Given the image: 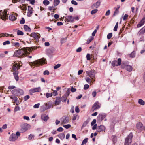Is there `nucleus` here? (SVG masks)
I'll use <instances>...</instances> for the list:
<instances>
[{
  "label": "nucleus",
  "mask_w": 145,
  "mask_h": 145,
  "mask_svg": "<svg viewBox=\"0 0 145 145\" xmlns=\"http://www.w3.org/2000/svg\"><path fill=\"white\" fill-rule=\"evenodd\" d=\"M30 51L27 48H23L21 49L15 51L13 56L14 57H24L29 54Z\"/></svg>",
  "instance_id": "obj_1"
},
{
  "label": "nucleus",
  "mask_w": 145,
  "mask_h": 145,
  "mask_svg": "<svg viewBox=\"0 0 145 145\" xmlns=\"http://www.w3.org/2000/svg\"><path fill=\"white\" fill-rule=\"evenodd\" d=\"M45 63V60L44 58H42L40 59L36 60L33 62L30 63V65H33L35 66H38L40 65H43Z\"/></svg>",
  "instance_id": "obj_2"
},
{
  "label": "nucleus",
  "mask_w": 145,
  "mask_h": 145,
  "mask_svg": "<svg viewBox=\"0 0 145 145\" xmlns=\"http://www.w3.org/2000/svg\"><path fill=\"white\" fill-rule=\"evenodd\" d=\"M133 137L132 133H130L125 138L124 145H130L131 144L132 142Z\"/></svg>",
  "instance_id": "obj_3"
},
{
  "label": "nucleus",
  "mask_w": 145,
  "mask_h": 145,
  "mask_svg": "<svg viewBox=\"0 0 145 145\" xmlns=\"http://www.w3.org/2000/svg\"><path fill=\"white\" fill-rule=\"evenodd\" d=\"M86 73L87 75L90 77L92 80L95 78V72L93 70L87 71Z\"/></svg>",
  "instance_id": "obj_4"
},
{
  "label": "nucleus",
  "mask_w": 145,
  "mask_h": 145,
  "mask_svg": "<svg viewBox=\"0 0 145 145\" xmlns=\"http://www.w3.org/2000/svg\"><path fill=\"white\" fill-rule=\"evenodd\" d=\"M8 17V15L7 14V11H4L3 12L2 10L0 11V19L5 21Z\"/></svg>",
  "instance_id": "obj_5"
},
{
  "label": "nucleus",
  "mask_w": 145,
  "mask_h": 145,
  "mask_svg": "<svg viewBox=\"0 0 145 145\" xmlns=\"http://www.w3.org/2000/svg\"><path fill=\"white\" fill-rule=\"evenodd\" d=\"M12 92L14 95L19 96L23 94V91L20 89H16L13 90Z\"/></svg>",
  "instance_id": "obj_6"
},
{
  "label": "nucleus",
  "mask_w": 145,
  "mask_h": 145,
  "mask_svg": "<svg viewBox=\"0 0 145 145\" xmlns=\"http://www.w3.org/2000/svg\"><path fill=\"white\" fill-rule=\"evenodd\" d=\"M69 121V117L66 116H64L61 119V121L62 124L67 123Z\"/></svg>",
  "instance_id": "obj_7"
},
{
  "label": "nucleus",
  "mask_w": 145,
  "mask_h": 145,
  "mask_svg": "<svg viewBox=\"0 0 145 145\" xmlns=\"http://www.w3.org/2000/svg\"><path fill=\"white\" fill-rule=\"evenodd\" d=\"M100 108V105L98 101H96L93 105L91 108V110L93 112L95 110Z\"/></svg>",
  "instance_id": "obj_8"
},
{
  "label": "nucleus",
  "mask_w": 145,
  "mask_h": 145,
  "mask_svg": "<svg viewBox=\"0 0 145 145\" xmlns=\"http://www.w3.org/2000/svg\"><path fill=\"white\" fill-rule=\"evenodd\" d=\"M41 89L40 87L35 88L30 90L29 91V93L30 95H32L33 93L36 92H39L41 91Z\"/></svg>",
  "instance_id": "obj_9"
},
{
  "label": "nucleus",
  "mask_w": 145,
  "mask_h": 145,
  "mask_svg": "<svg viewBox=\"0 0 145 145\" xmlns=\"http://www.w3.org/2000/svg\"><path fill=\"white\" fill-rule=\"evenodd\" d=\"M30 36L33 37L37 41L39 40L40 37V35L39 34L35 32L32 33Z\"/></svg>",
  "instance_id": "obj_10"
},
{
  "label": "nucleus",
  "mask_w": 145,
  "mask_h": 145,
  "mask_svg": "<svg viewBox=\"0 0 145 145\" xmlns=\"http://www.w3.org/2000/svg\"><path fill=\"white\" fill-rule=\"evenodd\" d=\"M51 107V106L49 104L45 103L41 107V110L44 111L46 110L49 109Z\"/></svg>",
  "instance_id": "obj_11"
},
{
  "label": "nucleus",
  "mask_w": 145,
  "mask_h": 145,
  "mask_svg": "<svg viewBox=\"0 0 145 145\" xmlns=\"http://www.w3.org/2000/svg\"><path fill=\"white\" fill-rule=\"evenodd\" d=\"M106 116V114L104 113H101L98 116L97 119L101 121H102Z\"/></svg>",
  "instance_id": "obj_12"
},
{
  "label": "nucleus",
  "mask_w": 145,
  "mask_h": 145,
  "mask_svg": "<svg viewBox=\"0 0 145 145\" xmlns=\"http://www.w3.org/2000/svg\"><path fill=\"white\" fill-rule=\"evenodd\" d=\"M101 4V1L100 0H98L97 2L94 3L91 6L92 9L95 8H97L100 6Z\"/></svg>",
  "instance_id": "obj_13"
},
{
  "label": "nucleus",
  "mask_w": 145,
  "mask_h": 145,
  "mask_svg": "<svg viewBox=\"0 0 145 145\" xmlns=\"http://www.w3.org/2000/svg\"><path fill=\"white\" fill-rule=\"evenodd\" d=\"M65 22H73L74 21V18L71 16H67L65 17Z\"/></svg>",
  "instance_id": "obj_14"
},
{
  "label": "nucleus",
  "mask_w": 145,
  "mask_h": 145,
  "mask_svg": "<svg viewBox=\"0 0 145 145\" xmlns=\"http://www.w3.org/2000/svg\"><path fill=\"white\" fill-rule=\"evenodd\" d=\"M18 137L16 135L14 134H12L11 135L9 138V140L10 141H15Z\"/></svg>",
  "instance_id": "obj_15"
},
{
  "label": "nucleus",
  "mask_w": 145,
  "mask_h": 145,
  "mask_svg": "<svg viewBox=\"0 0 145 145\" xmlns=\"http://www.w3.org/2000/svg\"><path fill=\"white\" fill-rule=\"evenodd\" d=\"M12 65V69L13 71L18 70L20 67V66L17 63H14Z\"/></svg>",
  "instance_id": "obj_16"
},
{
  "label": "nucleus",
  "mask_w": 145,
  "mask_h": 145,
  "mask_svg": "<svg viewBox=\"0 0 145 145\" xmlns=\"http://www.w3.org/2000/svg\"><path fill=\"white\" fill-rule=\"evenodd\" d=\"M28 12H27V16L28 17H31L32 15V14L33 12V8L30 6H28Z\"/></svg>",
  "instance_id": "obj_17"
},
{
  "label": "nucleus",
  "mask_w": 145,
  "mask_h": 145,
  "mask_svg": "<svg viewBox=\"0 0 145 145\" xmlns=\"http://www.w3.org/2000/svg\"><path fill=\"white\" fill-rule=\"evenodd\" d=\"M105 129V127L103 125H101L98 126L97 128V132H101L104 131Z\"/></svg>",
  "instance_id": "obj_18"
},
{
  "label": "nucleus",
  "mask_w": 145,
  "mask_h": 145,
  "mask_svg": "<svg viewBox=\"0 0 145 145\" xmlns=\"http://www.w3.org/2000/svg\"><path fill=\"white\" fill-rule=\"evenodd\" d=\"M145 22V17L143 18L139 23L137 25V27H140L143 25Z\"/></svg>",
  "instance_id": "obj_19"
},
{
  "label": "nucleus",
  "mask_w": 145,
  "mask_h": 145,
  "mask_svg": "<svg viewBox=\"0 0 145 145\" xmlns=\"http://www.w3.org/2000/svg\"><path fill=\"white\" fill-rule=\"evenodd\" d=\"M41 118L42 119L45 121H46L49 119V117L45 114H42L41 115Z\"/></svg>",
  "instance_id": "obj_20"
},
{
  "label": "nucleus",
  "mask_w": 145,
  "mask_h": 145,
  "mask_svg": "<svg viewBox=\"0 0 145 145\" xmlns=\"http://www.w3.org/2000/svg\"><path fill=\"white\" fill-rule=\"evenodd\" d=\"M143 126L142 123L139 122L137 124V127L139 129H143Z\"/></svg>",
  "instance_id": "obj_21"
},
{
  "label": "nucleus",
  "mask_w": 145,
  "mask_h": 145,
  "mask_svg": "<svg viewBox=\"0 0 145 145\" xmlns=\"http://www.w3.org/2000/svg\"><path fill=\"white\" fill-rule=\"evenodd\" d=\"M18 7L20 9L23 10H25L27 9L26 5L25 4H22V5L19 6Z\"/></svg>",
  "instance_id": "obj_22"
},
{
  "label": "nucleus",
  "mask_w": 145,
  "mask_h": 145,
  "mask_svg": "<svg viewBox=\"0 0 145 145\" xmlns=\"http://www.w3.org/2000/svg\"><path fill=\"white\" fill-rule=\"evenodd\" d=\"M18 72L15 71L13 72V74L14 75V78L16 81H18L19 79V78L18 76Z\"/></svg>",
  "instance_id": "obj_23"
},
{
  "label": "nucleus",
  "mask_w": 145,
  "mask_h": 145,
  "mask_svg": "<svg viewBox=\"0 0 145 145\" xmlns=\"http://www.w3.org/2000/svg\"><path fill=\"white\" fill-rule=\"evenodd\" d=\"M61 102V100L60 98L57 97L56 98V100L55 101V104L56 105H59Z\"/></svg>",
  "instance_id": "obj_24"
},
{
  "label": "nucleus",
  "mask_w": 145,
  "mask_h": 145,
  "mask_svg": "<svg viewBox=\"0 0 145 145\" xmlns=\"http://www.w3.org/2000/svg\"><path fill=\"white\" fill-rule=\"evenodd\" d=\"M60 1L59 0H54V7L57 6L60 3Z\"/></svg>",
  "instance_id": "obj_25"
},
{
  "label": "nucleus",
  "mask_w": 145,
  "mask_h": 145,
  "mask_svg": "<svg viewBox=\"0 0 145 145\" xmlns=\"http://www.w3.org/2000/svg\"><path fill=\"white\" fill-rule=\"evenodd\" d=\"M24 29L26 31H30L31 29L27 25H24Z\"/></svg>",
  "instance_id": "obj_26"
},
{
  "label": "nucleus",
  "mask_w": 145,
  "mask_h": 145,
  "mask_svg": "<svg viewBox=\"0 0 145 145\" xmlns=\"http://www.w3.org/2000/svg\"><path fill=\"white\" fill-rule=\"evenodd\" d=\"M125 69L128 71L131 72L132 70V67L131 66L127 65L125 67Z\"/></svg>",
  "instance_id": "obj_27"
},
{
  "label": "nucleus",
  "mask_w": 145,
  "mask_h": 145,
  "mask_svg": "<svg viewBox=\"0 0 145 145\" xmlns=\"http://www.w3.org/2000/svg\"><path fill=\"white\" fill-rule=\"evenodd\" d=\"M9 18L10 20L13 21L15 20L16 19L15 16L13 15H10Z\"/></svg>",
  "instance_id": "obj_28"
},
{
  "label": "nucleus",
  "mask_w": 145,
  "mask_h": 145,
  "mask_svg": "<svg viewBox=\"0 0 145 145\" xmlns=\"http://www.w3.org/2000/svg\"><path fill=\"white\" fill-rule=\"evenodd\" d=\"M85 80L86 81L89 83H91L92 81L94 82L95 81L94 79H93V80H91V78L88 77H86L85 78Z\"/></svg>",
  "instance_id": "obj_29"
},
{
  "label": "nucleus",
  "mask_w": 145,
  "mask_h": 145,
  "mask_svg": "<svg viewBox=\"0 0 145 145\" xmlns=\"http://www.w3.org/2000/svg\"><path fill=\"white\" fill-rule=\"evenodd\" d=\"M57 8L53 6H49L48 7V9L50 11L53 10V12H54L57 9Z\"/></svg>",
  "instance_id": "obj_30"
},
{
  "label": "nucleus",
  "mask_w": 145,
  "mask_h": 145,
  "mask_svg": "<svg viewBox=\"0 0 145 145\" xmlns=\"http://www.w3.org/2000/svg\"><path fill=\"white\" fill-rule=\"evenodd\" d=\"M58 137L61 139L62 140L65 137V135L63 133H61L58 135Z\"/></svg>",
  "instance_id": "obj_31"
},
{
  "label": "nucleus",
  "mask_w": 145,
  "mask_h": 145,
  "mask_svg": "<svg viewBox=\"0 0 145 145\" xmlns=\"http://www.w3.org/2000/svg\"><path fill=\"white\" fill-rule=\"evenodd\" d=\"M145 32V28H143L140 30L138 32L139 35L144 34Z\"/></svg>",
  "instance_id": "obj_32"
},
{
  "label": "nucleus",
  "mask_w": 145,
  "mask_h": 145,
  "mask_svg": "<svg viewBox=\"0 0 145 145\" xmlns=\"http://www.w3.org/2000/svg\"><path fill=\"white\" fill-rule=\"evenodd\" d=\"M11 43L12 44V45L16 47H19L20 46V44L18 42H13V40L11 41Z\"/></svg>",
  "instance_id": "obj_33"
},
{
  "label": "nucleus",
  "mask_w": 145,
  "mask_h": 145,
  "mask_svg": "<svg viewBox=\"0 0 145 145\" xmlns=\"http://www.w3.org/2000/svg\"><path fill=\"white\" fill-rule=\"evenodd\" d=\"M112 65L113 67H114L115 66H118L117 63V61L116 60H114L112 61Z\"/></svg>",
  "instance_id": "obj_34"
},
{
  "label": "nucleus",
  "mask_w": 145,
  "mask_h": 145,
  "mask_svg": "<svg viewBox=\"0 0 145 145\" xmlns=\"http://www.w3.org/2000/svg\"><path fill=\"white\" fill-rule=\"evenodd\" d=\"M138 103L142 105H144L145 104V102L142 99H139L138 100Z\"/></svg>",
  "instance_id": "obj_35"
},
{
  "label": "nucleus",
  "mask_w": 145,
  "mask_h": 145,
  "mask_svg": "<svg viewBox=\"0 0 145 145\" xmlns=\"http://www.w3.org/2000/svg\"><path fill=\"white\" fill-rule=\"evenodd\" d=\"M43 4L46 5L47 6L50 4L49 1L47 0H44L43 1Z\"/></svg>",
  "instance_id": "obj_36"
},
{
  "label": "nucleus",
  "mask_w": 145,
  "mask_h": 145,
  "mask_svg": "<svg viewBox=\"0 0 145 145\" xmlns=\"http://www.w3.org/2000/svg\"><path fill=\"white\" fill-rule=\"evenodd\" d=\"M52 95L53 94L52 93H47L46 94V97L47 98L52 97Z\"/></svg>",
  "instance_id": "obj_37"
},
{
  "label": "nucleus",
  "mask_w": 145,
  "mask_h": 145,
  "mask_svg": "<svg viewBox=\"0 0 145 145\" xmlns=\"http://www.w3.org/2000/svg\"><path fill=\"white\" fill-rule=\"evenodd\" d=\"M10 98L14 100V101L13 102L14 103L18 99V98L14 96L11 97H10Z\"/></svg>",
  "instance_id": "obj_38"
},
{
  "label": "nucleus",
  "mask_w": 145,
  "mask_h": 145,
  "mask_svg": "<svg viewBox=\"0 0 145 145\" xmlns=\"http://www.w3.org/2000/svg\"><path fill=\"white\" fill-rule=\"evenodd\" d=\"M118 22H117L115 25V26L114 27V31H116L117 30V29L118 28Z\"/></svg>",
  "instance_id": "obj_39"
},
{
  "label": "nucleus",
  "mask_w": 145,
  "mask_h": 145,
  "mask_svg": "<svg viewBox=\"0 0 145 145\" xmlns=\"http://www.w3.org/2000/svg\"><path fill=\"white\" fill-rule=\"evenodd\" d=\"M98 11L97 9H95L92 10L91 12V14L92 15L96 13Z\"/></svg>",
  "instance_id": "obj_40"
},
{
  "label": "nucleus",
  "mask_w": 145,
  "mask_h": 145,
  "mask_svg": "<svg viewBox=\"0 0 145 145\" xmlns=\"http://www.w3.org/2000/svg\"><path fill=\"white\" fill-rule=\"evenodd\" d=\"M17 34L18 35H23L24 34L23 32L19 30H18L17 31Z\"/></svg>",
  "instance_id": "obj_41"
},
{
  "label": "nucleus",
  "mask_w": 145,
  "mask_h": 145,
  "mask_svg": "<svg viewBox=\"0 0 145 145\" xmlns=\"http://www.w3.org/2000/svg\"><path fill=\"white\" fill-rule=\"evenodd\" d=\"M20 110V108L18 106H16L14 110V112H16L17 111Z\"/></svg>",
  "instance_id": "obj_42"
},
{
  "label": "nucleus",
  "mask_w": 145,
  "mask_h": 145,
  "mask_svg": "<svg viewBox=\"0 0 145 145\" xmlns=\"http://www.w3.org/2000/svg\"><path fill=\"white\" fill-rule=\"evenodd\" d=\"M112 139L113 140V141L114 143L115 142H116V137L115 136H112Z\"/></svg>",
  "instance_id": "obj_43"
},
{
  "label": "nucleus",
  "mask_w": 145,
  "mask_h": 145,
  "mask_svg": "<svg viewBox=\"0 0 145 145\" xmlns=\"http://www.w3.org/2000/svg\"><path fill=\"white\" fill-rule=\"evenodd\" d=\"M135 52L133 51L130 54V57L132 58L134 57L135 56Z\"/></svg>",
  "instance_id": "obj_44"
},
{
  "label": "nucleus",
  "mask_w": 145,
  "mask_h": 145,
  "mask_svg": "<svg viewBox=\"0 0 145 145\" xmlns=\"http://www.w3.org/2000/svg\"><path fill=\"white\" fill-rule=\"evenodd\" d=\"M112 33H108L107 35V38L108 39H110L112 37Z\"/></svg>",
  "instance_id": "obj_45"
},
{
  "label": "nucleus",
  "mask_w": 145,
  "mask_h": 145,
  "mask_svg": "<svg viewBox=\"0 0 145 145\" xmlns=\"http://www.w3.org/2000/svg\"><path fill=\"white\" fill-rule=\"evenodd\" d=\"M30 98V96L29 95H27L26 96H25L24 97V100L25 101H27L28 99H29Z\"/></svg>",
  "instance_id": "obj_46"
},
{
  "label": "nucleus",
  "mask_w": 145,
  "mask_h": 145,
  "mask_svg": "<svg viewBox=\"0 0 145 145\" xmlns=\"http://www.w3.org/2000/svg\"><path fill=\"white\" fill-rule=\"evenodd\" d=\"M61 65V64H57V65H56L54 66V69H56L59 68L60 67Z\"/></svg>",
  "instance_id": "obj_47"
},
{
  "label": "nucleus",
  "mask_w": 145,
  "mask_h": 145,
  "mask_svg": "<svg viewBox=\"0 0 145 145\" xmlns=\"http://www.w3.org/2000/svg\"><path fill=\"white\" fill-rule=\"evenodd\" d=\"M90 55L89 54H87L86 57L87 58V59L88 60H89L91 59V58L90 57Z\"/></svg>",
  "instance_id": "obj_48"
},
{
  "label": "nucleus",
  "mask_w": 145,
  "mask_h": 145,
  "mask_svg": "<svg viewBox=\"0 0 145 145\" xmlns=\"http://www.w3.org/2000/svg\"><path fill=\"white\" fill-rule=\"evenodd\" d=\"M88 121H84L83 123V125L82 126V127H85L87 125V124H88Z\"/></svg>",
  "instance_id": "obj_49"
},
{
  "label": "nucleus",
  "mask_w": 145,
  "mask_h": 145,
  "mask_svg": "<svg viewBox=\"0 0 145 145\" xmlns=\"http://www.w3.org/2000/svg\"><path fill=\"white\" fill-rule=\"evenodd\" d=\"M10 44V41L8 40H7V41H6L5 42H4L3 43V44L4 45H5L6 44Z\"/></svg>",
  "instance_id": "obj_50"
},
{
  "label": "nucleus",
  "mask_w": 145,
  "mask_h": 145,
  "mask_svg": "<svg viewBox=\"0 0 145 145\" xmlns=\"http://www.w3.org/2000/svg\"><path fill=\"white\" fill-rule=\"evenodd\" d=\"M121 59L120 58L118 59L117 61V64L118 65H121Z\"/></svg>",
  "instance_id": "obj_51"
},
{
  "label": "nucleus",
  "mask_w": 145,
  "mask_h": 145,
  "mask_svg": "<svg viewBox=\"0 0 145 145\" xmlns=\"http://www.w3.org/2000/svg\"><path fill=\"white\" fill-rule=\"evenodd\" d=\"M25 23V20L23 18H22L21 20L20 21V24H24Z\"/></svg>",
  "instance_id": "obj_52"
},
{
  "label": "nucleus",
  "mask_w": 145,
  "mask_h": 145,
  "mask_svg": "<svg viewBox=\"0 0 145 145\" xmlns=\"http://www.w3.org/2000/svg\"><path fill=\"white\" fill-rule=\"evenodd\" d=\"M43 74L44 75H48L49 74V72L48 70H45L44 71Z\"/></svg>",
  "instance_id": "obj_53"
},
{
  "label": "nucleus",
  "mask_w": 145,
  "mask_h": 145,
  "mask_svg": "<svg viewBox=\"0 0 145 145\" xmlns=\"http://www.w3.org/2000/svg\"><path fill=\"white\" fill-rule=\"evenodd\" d=\"M93 39V37H90L88 41H87L86 43L87 44H89V43Z\"/></svg>",
  "instance_id": "obj_54"
},
{
  "label": "nucleus",
  "mask_w": 145,
  "mask_h": 145,
  "mask_svg": "<svg viewBox=\"0 0 145 145\" xmlns=\"http://www.w3.org/2000/svg\"><path fill=\"white\" fill-rule=\"evenodd\" d=\"M89 87V85L88 84H85L84 86V90L88 89Z\"/></svg>",
  "instance_id": "obj_55"
},
{
  "label": "nucleus",
  "mask_w": 145,
  "mask_h": 145,
  "mask_svg": "<svg viewBox=\"0 0 145 145\" xmlns=\"http://www.w3.org/2000/svg\"><path fill=\"white\" fill-rule=\"evenodd\" d=\"M88 138H86L82 142V144H84L87 143L88 141Z\"/></svg>",
  "instance_id": "obj_56"
},
{
  "label": "nucleus",
  "mask_w": 145,
  "mask_h": 145,
  "mask_svg": "<svg viewBox=\"0 0 145 145\" xmlns=\"http://www.w3.org/2000/svg\"><path fill=\"white\" fill-rule=\"evenodd\" d=\"M40 103H38L35 105L33 106V107L35 108H38L40 105Z\"/></svg>",
  "instance_id": "obj_57"
},
{
  "label": "nucleus",
  "mask_w": 145,
  "mask_h": 145,
  "mask_svg": "<svg viewBox=\"0 0 145 145\" xmlns=\"http://www.w3.org/2000/svg\"><path fill=\"white\" fill-rule=\"evenodd\" d=\"M16 87L14 86H8V88L10 89H12L15 88Z\"/></svg>",
  "instance_id": "obj_58"
},
{
  "label": "nucleus",
  "mask_w": 145,
  "mask_h": 145,
  "mask_svg": "<svg viewBox=\"0 0 145 145\" xmlns=\"http://www.w3.org/2000/svg\"><path fill=\"white\" fill-rule=\"evenodd\" d=\"M65 128L67 129L71 127V125L70 124H67L63 126Z\"/></svg>",
  "instance_id": "obj_59"
},
{
  "label": "nucleus",
  "mask_w": 145,
  "mask_h": 145,
  "mask_svg": "<svg viewBox=\"0 0 145 145\" xmlns=\"http://www.w3.org/2000/svg\"><path fill=\"white\" fill-rule=\"evenodd\" d=\"M34 137V135L31 134L29 136V137H28V138L29 140H31Z\"/></svg>",
  "instance_id": "obj_60"
},
{
  "label": "nucleus",
  "mask_w": 145,
  "mask_h": 145,
  "mask_svg": "<svg viewBox=\"0 0 145 145\" xmlns=\"http://www.w3.org/2000/svg\"><path fill=\"white\" fill-rule=\"evenodd\" d=\"M71 3L72 4L75 5H78V3L76 2L74 0H72L71 1Z\"/></svg>",
  "instance_id": "obj_61"
},
{
  "label": "nucleus",
  "mask_w": 145,
  "mask_h": 145,
  "mask_svg": "<svg viewBox=\"0 0 145 145\" xmlns=\"http://www.w3.org/2000/svg\"><path fill=\"white\" fill-rule=\"evenodd\" d=\"M128 17V15L127 14H125L124 16L123 17V20H126L127 18Z\"/></svg>",
  "instance_id": "obj_62"
},
{
  "label": "nucleus",
  "mask_w": 145,
  "mask_h": 145,
  "mask_svg": "<svg viewBox=\"0 0 145 145\" xmlns=\"http://www.w3.org/2000/svg\"><path fill=\"white\" fill-rule=\"evenodd\" d=\"M75 111L77 113H79L80 112V110L77 106L75 107Z\"/></svg>",
  "instance_id": "obj_63"
},
{
  "label": "nucleus",
  "mask_w": 145,
  "mask_h": 145,
  "mask_svg": "<svg viewBox=\"0 0 145 145\" xmlns=\"http://www.w3.org/2000/svg\"><path fill=\"white\" fill-rule=\"evenodd\" d=\"M63 131V128L62 127H60L57 129V131L59 132H62Z\"/></svg>",
  "instance_id": "obj_64"
}]
</instances>
